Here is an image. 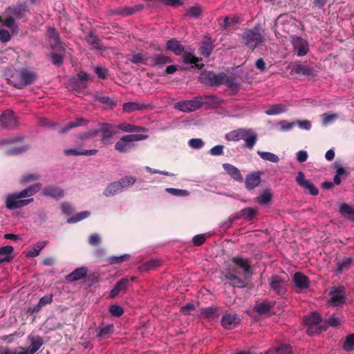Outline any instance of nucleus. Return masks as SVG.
<instances>
[{
    "mask_svg": "<svg viewBox=\"0 0 354 354\" xmlns=\"http://www.w3.org/2000/svg\"><path fill=\"white\" fill-rule=\"evenodd\" d=\"M232 266L224 273V277L230 281L234 287H243L251 271L250 262L246 259L235 257L232 259Z\"/></svg>",
    "mask_w": 354,
    "mask_h": 354,
    "instance_id": "nucleus-1",
    "label": "nucleus"
},
{
    "mask_svg": "<svg viewBox=\"0 0 354 354\" xmlns=\"http://www.w3.org/2000/svg\"><path fill=\"white\" fill-rule=\"evenodd\" d=\"M87 273V269L84 267H81L75 269L71 273L66 277L68 281L73 282L84 278Z\"/></svg>",
    "mask_w": 354,
    "mask_h": 354,
    "instance_id": "nucleus-26",
    "label": "nucleus"
},
{
    "mask_svg": "<svg viewBox=\"0 0 354 354\" xmlns=\"http://www.w3.org/2000/svg\"><path fill=\"white\" fill-rule=\"evenodd\" d=\"M202 12L201 8L200 6H192L187 10V15L190 17L198 18Z\"/></svg>",
    "mask_w": 354,
    "mask_h": 354,
    "instance_id": "nucleus-63",
    "label": "nucleus"
},
{
    "mask_svg": "<svg viewBox=\"0 0 354 354\" xmlns=\"http://www.w3.org/2000/svg\"><path fill=\"white\" fill-rule=\"evenodd\" d=\"M120 184L118 181L109 183L104 190L103 194L106 197L113 196L121 192H122L120 187Z\"/></svg>",
    "mask_w": 354,
    "mask_h": 354,
    "instance_id": "nucleus-31",
    "label": "nucleus"
},
{
    "mask_svg": "<svg viewBox=\"0 0 354 354\" xmlns=\"http://www.w3.org/2000/svg\"><path fill=\"white\" fill-rule=\"evenodd\" d=\"M330 299L328 304L333 307H336L344 304L346 301V292L343 286L332 287L328 292Z\"/></svg>",
    "mask_w": 354,
    "mask_h": 354,
    "instance_id": "nucleus-6",
    "label": "nucleus"
},
{
    "mask_svg": "<svg viewBox=\"0 0 354 354\" xmlns=\"http://www.w3.org/2000/svg\"><path fill=\"white\" fill-rule=\"evenodd\" d=\"M0 22L6 27L10 29L12 33L19 32V26L15 23V19L10 14L6 13L0 17Z\"/></svg>",
    "mask_w": 354,
    "mask_h": 354,
    "instance_id": "nucleus-16",
    "label": "nucleus"
},
{
    "mask_svg": "<svg viewBox=\"0 0 354 354\" xmlns=\"http://www.w3.org/2000/svg\"><path fill=\"white\" fill-rule=\"evenodd\" d=\"M295 286L301 290L309 287L310 281L308 277L301 272H296L292 278Z\"/></svg>",
    "mask_w": 354,
    "mask_h": 354,
    "instance_id": "nucleus-20",
    "label": "nucleus"
},
{
    "mask_svg": "<svg viewBox=\"0 0 354 354\" xmlns=\"http://www.w3.org/2000/svg\"><path fill=\"white\" fill-rule=\"evenodd\" d=\"M223 168L227 173V174L234 180L238 182L243 181V178L241 174V171L235 166L230 163H223Z\"/></svg>",
    "mask_w": 354,
    "mask_h": 354,
    "instance_id": "nucleus-22",
    "label": "nucleus"
},
{
    "mask_svg": "<svg viewBox=\"0 0 354 354\" xmlns=\"http://www.w3.org/2000/svg\"><path fill=\"white\" fill-rule=\"evenodd\" d=\"M129 254H125L119 257L112 256L109 258V261L111 264H117L127 261L129 259Z\"/></svg>",
    "mask_w": 354,
    "mask_h": 354,
    "instance_id": "nucleus-59",
    "label": "nucleus"
},
{
    "mask_svg": "<svg viewBox=\"0 0 354 354\" xmlns=\"http://www.w3.org/2000/svg\"><path fill=\"white\" fill-rule=\"evenodd\" d=\"M118 182L120 185L121 190L123 191V189L132 186L136 182V178L133 176H125Z\"/></svg>",
    "mask_w": 354,
    "mask_h": 354,
    "instance_id": "nucleus-46",
    "label": "nucleus"
},
{
    "mask_svg": "<svg viewBox=\"0 0 354 354\" xmlns=\"http://www.w3.org/2000/svg\"><path fill=\"white\" fill-rule=\"evenodd\" d=\"M343 348L346 351H352L354 350V334L346 336Z\"/></svg>",
    "mask_w": 354,
    "mask_h": 354,
    "instance_id": "nucleus-56",
    "label": "nucleus"
},
{
    "mask_svg": "<svg viewBox=\"0 0 354 354\" xmlns=\"http://www.w3.org/2000/svg\"><path fill=\"white\" fill-rule=\"evenodd\" d=\"M48 241H39L33 245L28 251L27 256L35 257L39 254L40 251L47 245Z\"/></svg>",
    "mask_w": 354,
    "mask_h": 354,
    "instance_id": "nucleus-36",
    "label": "nucleus"
},
{
    "mask_svg": "<svg viewBox=\"0 0 354 354\" xmlns=\"http://www.w3.org/2000/svg\"><path fill=\"white\" fill-rule=\"evenodd\" d=\"M100 126L101 129L100 131L102 134V141L105 144L106 141L110 139L115 134V131L113 130V127L110 124L103 123Z\"/></svg>",
    "mask_w": 354,
    "mask_h": 354,
    "instance_id": "nucleus-29",
    "label": "nucleus"
},
{
    "mask_svg": "<svg viewBox=\"0 0 354 354\" xmlns=\"http://www.w3.org/2000/svg\"><path fill=\"white\" fill-rule=\"evenodd\" d=\"M167 48L176 55H180L184 51V47L175 39L167 41Z\"/></svg>",
    "mask_w": 354,
    "mask_h": 354,
    "instance_id": "nucleus-34",
    "label": "nucleus"
},
{
    "mask_svg": "<svg viewBox=\"0 0 354 354\" xmlns=\"http://www.w3.org/2000/svg\"><path fill=\"white\" fill-rule=\"evenodd\" d=\"M41 187L40 183H37L20 192L8 194L5 200L6 208L12 210L27 206L33 202L34 199L31 196L37 193Z\"/></svg>",
    "mask_w": 354,
    "mask_h": 354,
    "instance_id": "nucleus-2",
    "label": "nucleus"
},
{
    "mask_svg": "<svg viewBox=\"0 0 354 354\" xmlns=\"http://www.w3.org/2000/svg\"><path fill=\"white\" fill-rule=\"evenodd\" d=\"M128 59L130 62L136 64L142 63L146 59L142 53L133 54Z\"/></svg>",
    "mask_w": 354,
    "mask_h": 354,
    "instance_id": "nucleus-62",
    "label": "nucleus"
},
{
    "mask_svg": "<svg viewBox=\"0 0 354 354\" xmlns=\"http://www.w3.org/2000/svg\"><path fill=\"white\" fill-rule=\"evenodd\" d=\"M28 147L27 146H21L19 147H14L8 149L6 151V154L10 156L18 155L28 150Z\"/></svg>",
    "mask_w": 354,
    "mask_h": 354,
    "instance_id": "nucleus-61",
    "label": "nucleus"
},
{
    "mask_svg": "<svg viewBox=\"0 0 354 354\" xmlns=\"http://www.w3.org/2000/svg\"><path fill=\"white\" fill-rule=\"evenodd\" d=\"M15 78L17 80L15 82V86L18 88H23L34 82L36 79V74L28 69L23 68L19 71Z\"/></svg>",
    "mask_w": 354,
    "mask_h": 354,
    "instance_id": "nucleus-8",
    "label": "nucleus"
},
{
    "mask_svg": "<svg viewBox=\"0 0 354 354\" xmlns=\"http://www.w3.org/2000/svg\"><path fill=\"white\" fill-rule=\"evenodd\" d=\"M322 318L319 313H312L308 317L306 318V324L308 326H317L321 322Z\"/></svg>",
    "mask_w": 354,
    "mask_h": 354,
    "instance_id": "nucleus-47",
    "label": "nucleus"
},
{
    "mask_svg": "<svg viewBox=\"0 0 354 354\" xmlns=\"http://www.w3.org/2000/svg\"><path fill=\"white\" fill-rule=\"evenodd\" d=\"M294 71L297 74H302L304 75H313V70L302 64H297L294 67Z\"/></svg>",
    "mask_w": 354,
    "mask_h": 354,
    "instance_id": "nucleus-49",
    "label": "nucleus"
},
{
    "mask_svg": "<svg viewBox=\"0 0 354 354\" xmlns=\"http://www.w3.org/2000/svg\"><path fill=\"white\" fill-rule=\"evenodd\" d=\"M201 316L208 319H214L218 317L217 308L213 306L203 308L201 311Z\"/></svg>",
    "mask_w": 354,
    "mask_h": 354,
    "instance_id": "nucleus-41",
    "label": "nucleus"
},
{
    "mask_svg": "<svg viewBox=\"0 0 354 354\" xmlns=\"http://www.w3.org/2000/svg\"><path fill=\"white\" fill-rule=\"evenodd\" d=\"M261 183V172L257 171L249 174L245 180V187L248 190H252Z\"/></svg>",
    "mask_w": 354,
    "mask_h": 354,
    "instance_id": "nucleus-17",
    "label": "nucleus"
},
{
    "mask_svg": "<svg viewBox=\"0 0 354 354\" xmlns=\"http://www.w3.org/2000/svg\"><path fill=\"white\" fill-rule=\"evenodd\" d=\"M245 138H243L245 141V146L247 148L252 149L257 141V136L252 129H247Z\"/></svg>",
    "mask_w": 354,
    "mask_h": 354,
    "instance_id": "nucleus-30",
    "label": "nucleus"
},
{
    "mask_svg": "<svg viewBox=\"0 0 354 354\" xmlns=\"http://www.w3.org/2000/svg\"><path fill=\"white\" fill-rule=\"evenodd\" d=\"M257 213V209L252 207L244 208L241 211V217H243L248 221L252 220Z\"/></svg>",
    "mask_w": 354,
    "mask_h": 354,
    "instance_id": "nucleus-52",
    "label": "nucleus"
},
{
    "mask_svg": "<svg viewBox=\"0 0 354 354\" xmlns=\"http://www.w3.org/2000/svg\"><path fill=\"white\" fill-rule=\"evenodd\" d=\"M292 352L291 347L288 344H282L279 347L272 348L268 351L266 354H291Z\"/></svg>",
    "mask_w": 354,
    "mask_h": 354,
    "instance_id": "nucleus-37",
    "label": "nucleus"
},
{
    "mask_svg": "<svg viewBox=\"0 0 354 354\" xmlns=\"http://www.w3.org/2000/svg\"><path fill=\"white\" fill-rule=\"evenodd\" d=\"M88 75L86 73H79L76 77H71L68 80L67 88L77 93H80L84 91L87 86V81Z\"/></svg>",
    "mask_w": 354,
    "mask_h": 354,
    "instance_id": "nucleus-7",
    "label": "nucleus"
},
{
    "mask_svg": "<svg viewBox=\"0 0 354 354\" xmlns=\"http://www.w3.org/2000/svg\"><path fill=\"white\" fill-rule=\"evenodd\" d=\"M29 9L26 5L20 4L17 6L8 7L6 13L10 14L15 19H19L22 18L26 12H28Z\"/></svg>",
    "mask_w": 354,
    "mask_h": 354,
    "instance_id": "nucleus-18",
    "label": "nucleus"
},
{
    "mask_svg": "<svg viewBox=\"0 0 354 354\" xmlns=\"http://www.w3.org/2000/svg\"><path fill=\"white\" fill-rule=\"evenodd\" d=\"M41 194L44 196L50 197L54 199L59 200L64 197V192L62 188H60L59 187L49 185V186L45 187L42 189Z\"/></svg>",
    "mask_w": 354,
    "mask_h": 354,
    "instance_id": "nucleus-14",
    "label": "nucleus"
},
{
    "mask_svg": "<svg viewBox=\"0 0 354 354\" xmlns=\"http://www.w3.org/2000/svg\"><path fill=\"white\" fill-rule=\"evenodd\" d=\"M339 212L348 220L354 222V209L348 204H342L339 207Z\"/></svg>",
    "mask_w": 354,
    "mask_h": 354,
    "instance_id": "nucleus-38",
    "label": "nucleus"
},
{
    "mask_svg": "<svg viewBox=\"0 0 354 354\" xmlns=\"http://www.w3.org/2000/svg\"><path fill=\"white\" fill-rule=\"evenodd\" d=\"M198 100L201 103V107L203 105H212L221 104L224 100L214 95L198 96Z\"/></svg>",
    "mask_w": 354,
    "mask_h": 354,
    "instance_id": "nucleus-27",
    "label": "nucleus"
},
{
    "mask_svg": "<svg viewBox=\"0 0 354 354\" xmlns=\"http://www.w3.org/2000/svg\"><path fill=\"white\" fill-rule=\"evenodd\" d=\"M272 199V194L269 189H266L259 197L257 202L261 205L268 204Z\"/></svg>",
    "mask_w": 354,
    "mask_h": 354,
    "instance_id": "nucleus-51",
    "label": "nucleus"
},
{
    "mask_svg": "<svg viewBox=\"0 0 354 354\" xmlns=\"http://www.w3.org/2000/svg\"><path fill=\"white\" fill-rule=\"evenodd\" d=\"M86 41L89 44H91L93 46V48H97V49H100V50L103 48V46L101 44V42H100V40L99 39V38H97L96 36H95L92 33L90 32L86 36Z\"/></svg>",
    "mask_w": 354,
    "mask_h": 354,
    "instance_id": "nucleus-53",
    "label": "nucleus"
},
{
    "mask_svg": "<svg viewBox=\"0 0 354 354\" xmlns=\"http://www.w3.org/2000/svg\"><path fill=\"white\" fill-rule=\"evenodd\" d=\"M228 111H226L225 115L227 117H239L240 116V107L237 105L232 106L227 108Z\"/></svg>",
    "mask_w": 354,
    "mask_h": 354,
    "instance_id": "nucleus-58",
    "label": "nucleus"
},
{
    "mask_svg": "<svg viewBox=\"0 0 354 354\" xmlns=\"http://www.w3.org/2000/svg\"><path fill=\"white\" fill-rule=\"evenodd\" d=\"M257 154L264 160L273 163H277L279 161V156L271 152L258 151Z\"/></svg>",
    "mask_w": 354,
    "mask_h": 354,
    "instance_id": "nucleus-45",
    "label": "nucleus"
},
{
    "mask_svg": "<svg viewBox=\"0 0 354 354\" xmlns=\"http://www.w3.org/2000/svg\"><path fill=\"white\" fill-rule=\"evenodd\" d=\"M129 279L128 278H122L118 281L113 289L110 291L109 296L111 298H115L120 292H124L127 290V286L129 283Z\"/></svg>",
    "mask_w": 354,
    "mask_h": 354,
    "instance_id": "nucleus-23",
    "label": "nucleus"
},
{
    "mask_svg": "<svg viewBox=\"0 0 354 354\" xmlns=\"http://www.w3.org/2000/svg\"><path fill=\"white\" fill-rule=\"evenodd\" d=\"M113 325L108 324L106 326H100L96 329L97 337H107L113 330Z\"/></svg>",
    "mask_w": 354,
    "mask_h": 354,
    "instance_id": "nucleus-44",
    "label": "nucleus"
},
{
    "mask_svg": "<svg viewBox=\"0 0 354 354\" xmlns=\"http://www.w3.org/2000/svg\"><path fill=\"white\" fill-rule=\"evenodd\" d=\"M114 15H119L122 16H128L136 12V9L133 7H123L118 8L112 11Z\"/></svg>",
    "mask_w": 354,
    "mask_h": 354,
    "instance_id": "nucleus-55",
    "label": "nucleus"
},
{
    "mask_svg": "<svg viewBox=\"0 0 354 354\" xmlns=\"http://www.w3.org/2000/svg\"><path fill=\"white\" fill-rule=\"evenodd\" d=\"M200 81L211 86H219L229 82V77L224 73L216 74L211 71H203L199 76Z\"/></svg>",
    "mask_w": 354,
    "mask_h": 354,
    "instance_id": "nucleus-5",
    "label": "nucleus"
},
{
    "mask_svg": "<svg viewBox=\"0 0 354 354\" xmlns=\"http://www.w3.org/2000/svg\"><path fill=\"white\" fill-rule=\"evenodd\" d=\"M169 62H171V59H169V57L161 54L156 55L151 59V65L153 66H161Z\"/></svg>",
    "mask_w": 354,
    "mask_h": 354,
    "instance_id": "nucleus-43",
    "label": "nucleus"
},
{
    "mask_svg": "<svg viewBox=\"0 0 354 354\" xmlns=\"http://www.w3.org/2000/svg\"><path fill=\"white\" fill-rule=\"evenodd\" d=\"M183 59V62L187 64H195L196 66H198L197 62L199 61V59L192 53L184 54Z\"/></svg>",
    "mask_w": 354,
    "mask_h": 354,
    "instance_id": "nucleus-60",
    "label": "nucleus"
},
{
    "mask_svg": "<svg viewBox=\"0 0 354 354\" xmlns=\"http://www.w3.org/2000/svg\"><path fill=\"white\" fill-rule=\"evenodd\" d=\"M243 43L250 49L254 50L265 43V37L260 26L245 30L241 35Z\"/></svg>",
    "mask_w": 354,
    "mask_h": 354,
    "instance_id": "nucleus-3",
    "label": "nucleus"
},
{
    "mask_svg": "<svg viewBox=\"0 0 354 354\" xmlns=\"http://www.w3.org/2000/svg\"><path fill=\"white\" fill-rule=\"evenodd\" d=\"M270 289L277 295L283 296L286 293V281L278 275L270 277L268 280Z\"/></svg>",
    "mask_w": 354,
    "mask_h": 354,
    "instance_id": "nucleus-11",
    "label": "nucleus"
},
{
    "mask_svg": "<svg viewBox=\"0 0 354 354\" xmlns=\"http://www.w3.org/2000/svg\"><path fill=\"white\" fill-rule=\"evenodd\" d=\"M64 153L66 156H93L97 153V149L77 150L75 149H65Z\"/></svg>",
    "mask_w": 354,
    "mask_h": 354,
    "instance_id": "nucleus-32",
    "label": "nucleus"
},
{
    "mask_svg": "<svg viewBox=\"0 0 354 354\" xmlns=\"http://www.w3.org/2000/svg\"><path fill=\"white\" fill-rule=\"evenodd\" d=\"M161 264V261L160 259H151L145 263H143L140 267V270L141 272H147L149 270H151L158 266H160Z\"/></svg>",
    "mask_w": 354,
    "mask_h": 354,
    "instance_id": "nucleus-39",
    "label": "nucleus"
},
{
    "mask_svg": "<svg viewBox=\"0 0 354 354\" xmlns=\"http://www.w3.org/2000/svg\"><path fill=\"white\" fill-rule=\"evenodd\" d=\"M288 106L283 104H277L270 106L266 111V114L268 115H277L287 111Z\"/></svg>",
    "mask_w": 354,
    "mask_h": 354,
    "instance_id": "nucleus-35",
    "label": "nucleus"
},
{
    "mask_svg": "<svg viewBox=\"0 0 354 354\" xmlns=\"http://www.w3.org/2000/svg\"><path fill=\"white\" fill-rule=\"evenodd\" d=\"M149 104L136 102H129L123 104V111L126 113H131L136 111H142L149 108Z\"/></svg>",
    "mask_w": 354,
    "mask_h": 354,
    "instance_id": "nucleus-24",
    "label": "nucleus"
},
{
    "mask_svg": "<svg viewBox=\"0 0 354 354\" xmlns=\"http://www.w3.org/2000/svg\"><path fill=\"white\" fill-rule=\"evenodd\" d=\"M295 25V19L290 17L288 15H281L278 17L275 21V26L277 28H279L281 26L282 30L284 32H289L290 31V28L289 26Z\"/></svg>",
    "mask_w": 354,
    "mask_h": 354,
    "instance_id": "nucleus-15",
    "label": "nucleus"
},
{
    "mask_svg": "<svg viewBox=\"0 0 354 354\" xmlns=\"http://www.w3.org/2000/svg\"><path fill=\"white\" fill-rule=\"evenodd\" d=\"M247 129H238L234 131H230L225 136L227 140L231 141H239L240 140H243L244 136H245Z\"/></svg>",
    "mask_w": 354,
    "mask_h": 354,
    "instance_id": "nucleus-33",
    "label": "nucleus"
},
{
    "mask_svg": "<svg viewBox=\"0 0 354 354\" xmlns=\"http://www.w3.org/2000/svg\"><path fill=\"white\" fill-rule=\"evenodd\" d=\"M174 108L184 113H190L199 109L201 107L198 97L192 100H182L174 104Z\"/></svg>",
    "mask_w": 354,
    "mask_h": 354,
    "instance_id": "nucleus-9",
    "label": "nucleus"
},
{
    "mask_svg": "<svg viewBox=\"0 0 354 354\" xmlns=\"http://www.w3.org/2000/svg\"><path fill=\"white\" fill-rule=\"evenodd\" d=\"M91 215V212L89 211H84L79 212L67 219L68 223H75L78 221H80L86 218H88Z\"/></svg>",
    "mask_w": 354,
    "mask_h": 354,
    "instance_id": "nucleus-48",
    "label": "nucleus"
},
{
    "mask_svg": "<svg viewBox=\"0 0 354 354\" xmlns=\"http://www.w3.org/2000/svg\"><path fill=\"white\" fill-rule=\"evenodd\" d=\"M118 128L124 132H139L145 131L146 129L144 127L136 126L127 123H122L118 126Z\"/></svg>",
    "mask_w": 354,
    "mask_h": 354,
    "instance_id": "nucleus-40",
    "label": "nucleus"
},
{
    "mask_svg": "<svg viewBox=\"0 0 354 354\" xmlns=\"http://www.w3.org/2000/svg\"><path fill=\"white\" fill-rule=\"evenodd\" d=\"M88 123V120L83 119V118H77L74 121H71L68 122L66 126L61 128L59 130V133L64 134L69 131L73 128L80 127V126H85Z\"/></svg>",
    "mask_w": 354,
    "mask_h": 354,
    "instance_id": "nucleus-25",
    "label": "nucleus"
},
{
    "mask_svg": "<svg viewBox=\"0 0 354 354\" xmlns=\"http://www.w3.org/2000/svg\"><path fill=\"white\" fill-rule=\"evenodd\" d=\"M291 41L293 45L294 52L298 57L304 56L308 53L309 47L306 40L298 36H292Z\"/></svg>",
    "mask_w": 354,
    "mask_h": 354,
    "instance_id": "nucleus-12",
    "label": "nucleus"
},
{
    "mask_svg": "<svg viewBox=\"0 0 354 354\" xmlns=\"http://www.w3.org/2000/svg\"><path fill=\"white\" fill-rule=\"evenodd\" d=\"M47 34L51 48L57 50L62 49L59 34L55 31V30L53 28H49L48 29Z\"/></svg>",
    "mask_w": 354,
    "mask_h": 354,
    "instance_id": "nucleus-21",
    "label": "nucleus"
},
{
    "mask_svg": "<svg viewBox=\"0 0 354 354\" xmlns=\"http://www.w3.org/2000/svg\"><path fill=\"white\" fill-rule=\"evenodd\" d=\"M351 258H346L337 263V272L342 273L344 270L349 269L352 263Z\"/></svg>",
    "mask_w": 354,
    "mask_h": 354,
    "instance_id": "nucleus-54",
    "label": "nucleus"
},
{
    "mask_svg": "<svg viewBox=\"0 0 354 354\" xmlns=\"http://www.w3.org/2000/svg\"><path fill=\"white\" fill-rule=\"evenodd\" d=\"M28 339L30 343V348L28 349L32 354H35L43 345V339L39 336L34 337L32 335H29Z\"/></svg>",
    "mask_w": 354,
    "mask_h": 354,
    "instance_id": "nucleus-28",
    "label": "nucleus"
},
{
    "mask_svg": "<svg viewBox=\"0 0 354 354\" xmlns=\"http://www.w3.org/2000/svg\"><path fill=\"white\" fill-rule=\"evenodd\" d=\"M1 125L7 129H12L19 125L17 118L11 110H6L0 116Z\"/></svg>",
    "mask_w": 354,
    "mask_h": 354,
    "instance_id": "nucleus-10",
    "label": "nucleus"
},
{
    "mask_svg": "<svg viewBox=\"0 0 354 354\" xmlns=\"http://www.w3.org/2000/svg\"><path fill=\"white\" fill-rule=\"evenodd\" d=\"M295 181L301 187L308 190L311 195L317 196L318 194V189L310 180L305 178V175L302 171L297 173Z\"/></svg>",
    "mask_w": 354,
    "mask_h": 354,
    "instance_id": "nucleus-13",
    "label": "nucleus"
},
{
    "mask_svg": "<svg viewBox=\"0 0 354 354\" xmlns=\"http://www.w3.org/2000/svg\"><path fill=\"white\" fill-rule=\"evenodd\" d=\"M273 304L272 302L263 301L260 304H256L254 309L259 314L263 315L269 312Z\"/></svg>",
    "mask_w": 354,
    "mask_h": 354,
    "instance_id": "nucleus-42",
    "label": "nucleus"
},
{
    "mask_svg": "<svg viewBox=\"0 0 354 354\" xmlns=\"http://www.w3.org/2000/svg\"><path fill=\"white\" fill-rule=\"evenodd\" d=\"M189 145L193 149H201L204 146V142L200 138H192L189 140Z\"/></svg>",
    "mask_w": 354,
    "mask_h": 354,
    "instance_id": "nucleus-64",
    "label": "nucleus"
},
{
    "mask_svg": "<svg viewBox=\"0 0 354 354\" xmlns=\"http://www.w3.org/2000/svg\"><path fill=\"white\" fill-rule=\"evenodd\" d=\"M165 191L167 193H169L173 196H180V197L187 196L189 194V192L186 189H176V188H166Z\"/></svg>",
    "mask_w": 354,
    "mask_h": 354,
    "instance_id": "nucleus-57",
    "label": "nucleus"
},
{
    "mask_svg": "<svg viewBox=\"0 0 354 354\" xmlns=\"http://www.w3.org/2000/svg\"><path fill=\"white\" fill-rule=\"evenodd\" d=\"M39 178H40L39 174H36V173L26 174L23 175L21 177V178L19 180V183L22 184V185L27 184V183H29L31 182L36 181V180H39Z\"/></svg>",
    "mask_w": 354,
    "mask_h": 354,
    "instance_id": "nucleus-50",
    "label": "nucleus"
},
{
    "mask_svg": "<svg viewBox=\"0 0 354 354\" xmlns=\"http://www.w3.org/2000/svg\"><path fill=\"white\" fill-rule=\"evenodd\" d=\"M147 137V136L142 134L124 136L115 143V149L120 153H126L134 147V142L145 140Z\"/></svg>",
    "mask_w": 354,
    "mask_h": 354,
    "instance_id": "nucleus-4",
    "label": "nucleus"
},
{
    "mask_svg": "<svg viewBox=\"0 0 354 354\" xmlns=\"http://www.w3.org/2000/svg\"><path fill=\"white\" fill-rule=\"evenodd\" d=\"M239 322V317L236 315L232 313L224 315L221 320L222 326L226 329L235 328Z\"/></svg>",
    "mask_w": 354,
    "mask_h": 354,
    "instance_id": "nucleus-19",
    "label": "nucleus"
}]
</instances>
